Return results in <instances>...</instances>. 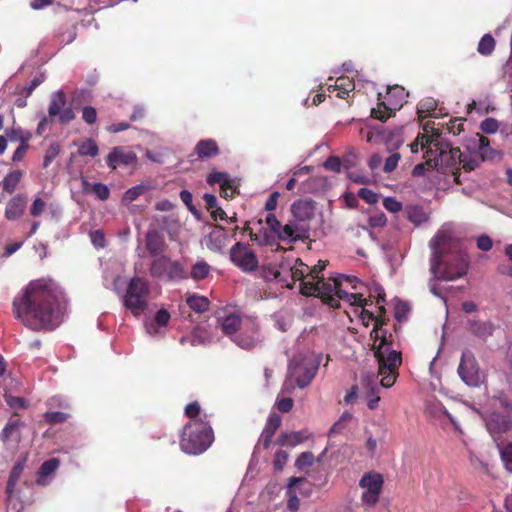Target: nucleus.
Returning a JSON list of instances; mask_svg holds the SVG:
<instances>
[{
  "mask_svg": "<svg viewBox=\"0 0 512 512\" xmlns=\"http://www.w3.org/2000/svg\"><path fill=\"white\" fill-rule=\"evenodd\" d=\"M27 207V197L24 194L13 196L6 204L5 218L9 221L18 220L25 212Z\"/></svg>",
  "mask_w": 512,
  "mask_h": 512,
  "instance_id": "obj_18",
  "label": "nucleus"
},
{
  "mask_svg": "<svg viewBox=\"0 0 512 512\" xmlns=\"http://www.w3.org/2000/svg\"><path fill=\"white\" fill-rule=\"evenodd\" d=\"M185 415L190 419V421L198 420L199 418H204V415L201 416V407L197 401L189 403L184 410Z\"/></svg>",
  "mask_w": 512,
  "mask_h": 512,
  "instance_id": "obj_49",
  "label": "nucleus"
},
{
  "mask_svg": "<svg viewBox=\"0 0 512 512\" xmlns=\"http://www.w3.org/2000/svg\"><path fill=\"white\" fill-rule=\"evenodd\" d=\"M76 117L71 107H64L61 113L58 115V120L61 124H68Z\"/></svg>",
  "mask_w": 512,
  "mask_h": 512,
  "instance_id": "obj_64",
  "label": "nucleus"
},
{
  "mask_svg": "<svg viewBox=\"0 0 512 512\" xmlns=\"http://www.w3.org/2000/svg\"><path fill=\"white\" fill-rule=\"evenodd\" d=\"M43 417L48 424L54 425L66 422L69 415L61 411H52L46 412Z\"/></svg>",
  "mask_w": 512,
  "mask_h": 512,
  "instance_id": "obj_44",
  "label": "nucleus"
},
{
  "mask_svg": "<svg viewBox=\"0 0 512 512\" xmlns=\"http://www.w3.org/2000/svg\"><path fill=\"white\" fill-rule=\"evenodd\" d=\"M432 249L431 272L435 278L453 281L466 275L469 260L467 254L452 248L450 239L438 233L430 240Z\"/></svg>",
  "mask_w": 512,
  "mask_h": 512,
  "instance_id": "obj_2",
  "label": "nucleus"
},
{
  "mask_svg": "<svg viewBox=\"0 0 512 512\" xmlns=\"http://www.w3.org/2000/svg\"><path fill=\"white\" fill-rule=\"evenodd\" d=\"M149 271L152 277L166 278L169 281L187 278L184 266L179 261H173L164 255L153 260Z\"/></svg>",
  "mask_w": 512,
  "mask_h": 512,
  "instance_id": "obj_7",
  "label": "nucleus"
},
{
  "mask_svg": "<svg viewBox=\"0 0 512 512\" xmlns=\"http://www.w3.org/2000/svg\"><path fill=\"white\" fill-rule=\"evenodd\" d=\"M231 261L244 272H253L258 268V259L249 245L237 242L230 249Z\"/></svg>",
  "mask_w": 512,
  "mask_h": 512,
  "instance_id": "obj_12",
  "label": "nucleus"
},
{
  "mask_svg": "<svg viewBox=\"0 0 512 512\" xmlns=\"http://www.w3.org/2000/svg\"><path fill=\"white\" fill-rule=\"evenodd\" d=\"M419 146H421L422 149H426V153H433L434 148L438 146V142L434 141L429 136L419 134L415 141L409 145L410 151L412 153H417L419 151Z\"/></svg>",
  "mask_w": 512,
  "mask_h": 512,
  "instance_id": "obj_28",
  "label": "nucleus"
},
{
  "mask_svg": "<svg viewBox=\"0 0 512 512\" xmlns=\"http://www.w3.org/2000/svg\"><path fill=\"white\" fill-rule=\"evenodd\" d=\"M204 418L189 421L183 427L179 445L181 450L190 455H199L205 452L214 442V431L207 420Z\"/></svg>",
  "mask_w": 512,
  "mask_h": 512,
  "instance_id": "obj_4",
  "label": "nucleus"
},
{
  "mask_svg": "<svg viewBox=\"0 0 512 512\" xmlns=\"http://www.w3.org/2000/svg\"><path fill=\"white\" fill-rule=\"evenodd\" d=\"M437 108V101L432 97L422 99L417 106V114L419 118L434 116Z\"/></svg>",
  "mask_w": 512,
  "mask_h": 512,
  "instance_id": "obj_34",
  "label": "nucleus"
},
{
  "mask_svg": "<svg viewBox=\"0 0 512 512\" xmlns=\"http://www.w3.org/2000/svg\"><path fill=\"white\" fill-rule=\"evenodd\" d=\"M393 114V109L387 106L384 101L379 102L377 107L371 109V117L381 122H385Z\"/></svg>",
  "mask_w": 512,
  "mask_h": 512,
  "instance_id": "obj_40",
  "label": "nucleus"
},
{
  "mask_svg": "<svg viewBox=\"0 0 512 512\" xmlns=\"http://www.w3.org/2000/svg\"><path fill=\"white\" fill-rule=\"evenodd\" d=\"M327 262L319 260L316 265H314L312 268L309 267L308 271V277L310 281H317L318 279L323 278L320 276V274L323 272V270L326 268Z\"/></svg>",
  "mask_w": 512,
  "mask_h": 512,
  "instance_id": "obj_51",
  "label": "nucleus"
},
{
  "mask_svg": "<svg viewBox=\"0 0 512 512\" xmlns=\"http://www.w3.org/2000/svg\"><path fill=\"white\" fill-rule=\"evenodd\" d=\"M145 191L144 186L137 185L130 189H128L124 194V200L128 202H132L136 200L139 196H141Z\"/></svg>",
  "mask_w": 512,
  "mask_h": 512,
  "instance_id": "obj_61",
  "label": "nucleus"
},
{
  "mask_svg": "<svg viewBox=\"0 0 512 512\" xmlns=\"http://www.w3.org/2000/svg\"><path fill=\"white\" fill-rule=\"evenodd\" d=\"M82 119L85 123L92 125L97 120V111L93 106H85L82 109Z\"/></svg>",
  "mask_w": 512,
  "mask_h": 512,
  "instance_id": "obj_56",
  "label": "nucleus"
},
{
  "mask_svg": "<svg viewBox=\"0 0 512 512\" xmlns=\"http://www.w3.org/2000/svg\"><path fill=\"white\" fill-rule=\"evenodd\" d=\"M149 284L144 278L134 277L128 283L123 298L124 306L135 316L140 315L148 307Z\"/></svg>",
  "mask_w": 512,
  "mask_h": 512,
  "instance_id": "obj_6",
  "label": "nucleus"
},
{
  "mask_svg": "<svg viewBox=\"0 0 512 512\" xmlns=\"http://www.w3.org/2000/svg\"><path fill=\"white\" fill-rule=\"evenodd\" d=\"M341 279L350 281L347 276H341L339 278H329L325 281L324 278L318 279L313 282H305L302 288V294L304 296H316L322 299V301L332 308H338L339 303L336 299V290L340 289Z\"/></svg>",
  "mask_w": 512,
  "mask_h": 512,
  "instance_id": "obj_5",
  "label": "nucleus"
},
{
  "mask_svg": "<svg viewBox=\"0 0 512 512\" xmlns=\"http://www.w3.org/2000/svg\"><path fill=\"white\" fill-rule=\"evenodd\" d=\"M186 303L190 309L196 313H204L209 310L210 301L207 297L200 296L197 294L188 295Z\"/></svg>",
  "mask_w": 512,
  "mask_h": 512,
  "instance_id": "obj_31",
  "label": "nucleus"
},
{
  "mask_svg": "<svg viewBox=\"0 0 512 512\" xmlns=\"http://www.w3.org/2000/svg\"><path fill=\"white\" fill-rule=\"evenodd\" d=\"M219 152V146L213 139L200 140L194 147V153L200 160L216 157Z\"/></svg>",
  "mask_w": 512,
  "mask_h": 512,
  "instance_id": "obj_23",
  "label": "nucleus"
},
{
  "mask_svg": "<svg viewBox=\"0 0 512 512\" xmlns=\"http://www.w3.org/2000/svg\"><path fill=\"white\" fill-rule=\"evenodd\" d=\"M60 465V461L57 458H51L42 463L39 469V475L46 477L54 473Z\"/></svg>",
  "mask_w": 512,
  "mask_h": 512,
  "instance_id": "obj_43",
  "label": "nucleus"
},
{
  "mask_svg": "<svg viewBox=\"0 0 512 512\" xmlns=\"http://www.w3.org/2000/svg\"><path fill=\"white\" fill-rule=\"evenodd\" d=\"M392 334L388 335L386 329L380 331V342L372 346L374 356L378 363V375L381 376V386L390 388L396 382L398 368L402 363L401 352L392 350Z\"/></svg>",
  "mask_w": 512,
  "mask_h": 512,
  "instance_id": "obj_3",
  "label": "nucleus"
},
{
  "mask_svg": "<svg viewBox=\"0 0 512 512\" xmlns=\"http://www.w3.org/2000/svg\"><path fill=\"white\" fill-rule=\"evenodd\" d=\"M136 162L137 155L120 146L112 148L106 159L107 166L112 170H115L119 165L129 166Z\"/></svg>",
  "mask_w": 512,
  "mask_h": 512,
  "instance_id": "obj_16",
  "label": "nucleus"
},
{
  "mask_svg": "<svg viewBox=\"0 0 512 512\" xmlns=\"http://www.w3.org/2000/svg\"><path fill=\"white\" fill-rule=\"evenodd\" d=\"M309 266L304 264L301 259L297 258L295 260V264L289 267L288 273L290 275L291 281L288 282L285 277L282 276V271L275 270L273 272L274 279L283 283L285 287L292 289L296 281L301 282L300 292L302 293V288L305 282H311L308 277Z\"/></svg>",
  "mask_w": 512,
  "mask_h": 512,
  "instance_id": "obj_13",
  "label": "nucleus"
},
{
  "mask_svg": "<svg viewBox=\"0 0 512 512\" xmlns=\"http://www.w3.org/2000/svg\"><path fill=\"white\" fill-rule=\"evenodd\" d=\"M288 459L286 451L279 450L275 453L273 465L276 470H282Z\"/></svg>",
  "mask_w": 512,
  "mask_h": 512,
  "instance_id": "obj_63",
  "label": "nucleus"
},
{
  "mask_svg": "<svg viewBox=\"0 0 512 512\" xmlns=\"http://www.w3.org/2000/svg\"><path fill=\"white\" fill-rule=\"evenodd\" d=\"M4 399H5L6 404L11 409H25L28 407L27 401L22 397L13 396L11 394H5Z\"/></svg>",
  "mask_w": 512,
  "mask_h": 512,
  "instance_id": "obj_46",
  "label": "nucleus"
},
{
  "mask_svg": "<svg viewBox=\"0 0 512 512\" xmlns=\"http://www.w3.org/2000/svg\"><path fill=\"white\" fill-rule=\"evenodd\" d=\"M383 206L386 210L392 213H397L402 210V203L394 197H386L383 200Z\"/></svg>",
  "mask_w": 512,
  "mask_h": 512,
  "instance_id": "obj_58",
  "label": "nucleus"
},
{
  "mask_svg": "<svg viewBox=\"0 0 512 512\" xmlns=\"http://www.w3.org/2000/svg\"><path fill=\"white\" fill-rule=\"evenodd\" d=\"M66 106V95L62 90H58L57 92L51 95L49 107H48V116L50 119L58 116L63 108Z\"/></svg>",
  "mask_w": 512,
  "mask_h": 512,
  "instance_id": "obj_27",
  "label": "nucleus"
},
{
  "mask_svg": "<svg viewBox=\"0 0 512 512\" xmlns=\"http://www.w3.org/2000/svg\"><path fill=\"white\" fill-rule=\"evenodd\" d=\"M98 153V145L92 138H89L85 140L83 143H81L78 149V154L80 156L96 157Z\"/></svg>",
  "mask_w": 512,
  "mask_h": 512,
  "instance_id": "obj_42",
  "label": "nucleus"
},
{
  "mask_svg": "<svg viewBox=\"0 0 512 512\" xmlns=\"http://www.w3.org/2000/svg\"><path fill=\"white\" fill-rule=\"evenodd\" d=\"M236 192V187L233 185L231 179L222 183L220 186V196L225 199H232Z\"/></svg>",
  "mask_w": 512,
  "mask_h": 512,
  "instance_id": "obj_57",
  "label": "nucleus"
},
{
  "mask_svg": "<svg viewBox=\"0 0 512 512\" xmlns=\"http://www.w3.org/2000/svg\"><path fill=\"white\" fill-rule=\"evenodd\" d=\"M30 137V133H27L26 137L22 140V142H20V145L17 147L13 154V162H19L25 157L27 150L29 148L28 141L30 140Z\"/></svg>",
  "mask_w": 512,
  "mask_h": 512,
  "instance_id": "obj_47",
  "label": "nucleus"
},
{
  "mask_svg": "<svg viewBox=\"0 0 512 512\" xmlns=\"http://www.w3.org/2000/svg\"><path fill=\"white\" fill-rule=\"evenodd\" d=\"M293 220L302 226H310L309 222L315 214V202L311 199L295 201L291 206Z\"/></svg>",
  "mask_w": 512,
  "mask_h": 512,
  "instance_id": "obj_15",
  "label": "nucleus"
},
{
  "mask_svg": "<svg viewBox=\"0 0 512 512\" xmlns=\"http://www.w3.org/2000/svg\"><path fill=\"white\" fill-rule=\"evenodd\" d=\"M314 462V455L312 452H303L301 453L298 458L296 459L295 465L299 469H303L305 467H309Z\"/></svg>",
  "mask_w": 512,
  "mask_h": 512,
  "instance_id": "obj_54",
  "label": "nucleus"
},
{
  "mask_svg": "<svg viewBox=\"0 0 512 512\" xmlns=\"http://www.w3.org/2000/svg\"><path fill=\"white\" fill-rule=\"evenodd\" d=\"M229 179H230L229 174L226 172L212 171L207 176L206 181L209 185L220 184V186H221L222 183L228 181Z\"/></svg>",
  "mask_w": 512,
  "mask_h": 512,
  "instance_id": "obj_50",
  "label": "nucleus"
},
{
  "mask_svg": "<svg viewBox=\"0 0 512 512\" xmlns=\"http://www.w3.org/2000/svg\"><path fill=\"white\" fill-rule=\"evenodd\" d=\"M91 192H93L100 200H107L110 196L109 188L102 183L93 184Z\"/></svg>",
  "mask_w": 512,
  "mask_h": 512,
  "instance_id": "obj_55",
  "label": "nucleus"
},
{
  "mask_svg": "<svg viewBox=\"0 0 512 512\" xmlns=\"http://www.w3.org/2000/svg\"><path fill=\"white\" fill-rule=\"evenodd\" d=\"M377 137H379L387 146L389 152H397L403 145V128L397 127L394 129H378L376 130Z\"/></svg>",
  "mask_w": 512,
  "mask_h": 512,
  "instance_id": "obj_17",
  "label": "nucleus"
},
{
  "mask_svg": "<svg viewBox=\"0 0 512 512\" xmlns=\"http://www.w3.org/2000/svg\"><path fill=\"white\" fill-rule=\"evenodd\" d=\"M22 177V173L20 171H12L8 173L3 181L0 183L2 190L6 191L9 194H12L17 185L19 184Z\"/></svg>",
  "mask_w": 512,
  "mask_h": 512,
  "instance_id": "obj_36",
  "label": "nucleus"
},
{
  "mask_svg": "<svg viewBox=\"0 0 512 512\" xmlns=\"http://www.w3.org/2000/svg\"><path fill=\"white\" fill-rule=\"evenodd\" d=\"M250 240L259 245H268L272 241V236L267 230L260 229L258 233L250 231Z\"/></svg>",
  "mask_w": 512,
  "mask_h": 512,
  "instance_id": "obj_45",
  "label": "nucleus"
},
{
  "mask_svg": "<svg viewBox=\"0 0 512 512\" xmlns=\"http://www.w3.org/2000/svg\"><path fill=\"white\" fill-rule=\"evenodd\" d=\"M210 270V265L206 261L201 260L191 267L190 276L195 281L203 280L209 275Z\"/></svg>",
  "mask_w": 512,
  "mask_h": 512,
  "instance_id": "obj_38",
  "label": "nucleus"
},
{
  "mask_svg": "<svg viewBox=\"0 0 512 512\" xmlns=\"http://www.w3.org/2000/svg\"><path fill=\"white\" fill-rule=\"evenodd\" d=\"M145 246L152 256L162 254L166 249V243L163 234L157 229H149L145 236Z\"/></svg>",
  "mask_w": 512,
  "mask_h": 512,
  "instance_id": "obj_19",
  "label": "nucleus"
},
{
  "mask_svg": "<svg viewBox=\"0 0 512 512\" xmlns=\"http://www.w3.org/2000/svg\"><path fill=\"white\" fill-rule=\"evenodd\" d=\"M45 207H46L45 201L43 199L37 197L34 199L32 205L30 207V214L33 217H38L43 213V211L45 210Z\"/></svg>",
  "mask_w": 512,
  "mask_h": 512,
  "instance_id": "obj_62",
  "label": "nucleus"
},
{
  "mask_svg": "<svg viewBox=\"0 0 512 512\" xmlns=\"http://www.w3.org/2000/svg\"><path fill=\"white\" fill-rule=\"evenodd\" d=\"M497 448L499 449L505 469L512 473V440H507L501 445H497Z\"/></svg>",
  "mask_w": 512,
  "mask_h": 512,
  "instance_id": "obj_35",
  "label": "nucleus"
},
{
  "mask_svg": "<svg viewBox=\"0 0 512 512\" xmlns=\"http://www.w3.org/2000/svg\"><path fill=\"white\" fill-rule=\"evenodd\" d=\"M306 437L301 432L282 433L277 440L279 446L294 447L302 443Z\"/></svg>",
  "mask_w": 512,
  "mask_h": 512,
  "instance_id": "obj_37",
  "label": "nucleus"
},
{
  "mask_svg": "<svg viewBox=\"0 0 512 512\" xmlns=\"http://www.w3.org/2000/svg\"><path fill=\"white\" fill-rule=\"evenodd\" d=\"M435 153L436 159L438 160V158H440L441 162L446 161V157H449L453 162H455L456 159L459 161V163L463 162V160L461 159L462 153L460 148H449V150L446 151L442 147L440 148L438 145L437 147H435Z\"/></svg>",
  "mask_w": 512,
  "mask_h": 512,
  "instance_id": "obj_41",
  "label": "nucleus"
},
{
  "mask_svg": "<svg viewBox=\"0 0 512 512\" xmlns=\"http://www.w3.org/2000/svg\"><path fill=\"white\" fill-rule=\"evenodd\" d=\"M24 470V463L23 462H17L9 475L7 486H6V492L8 494V498L10 499L12 496V493L14 492V489L23 473Z\"/></svg>",
  "mask_w": 512,
  "mask_h": 512,
  "instance_id": "obj_33",
  "label": "nucleus"
},
{
  "mask_svg": "<svg viewBox=\"0 0 512 512\" xmlns=\"http://www.w3.org/2000/svg\"><path fill=\"white\" fill-rule=\"evenodd\" d=\"M391 155L385 160L383 171L385 173H391L393 172L397 165L399 160L401 159V155L398 152H390Z\"/></svg>",
  "mask_w": 512,
  "mask_h": 512,
  "instance_id": "obj_52",
  "label": "nucleus"
},
{
  "mask_svg": "<svg viewBox=\"0 0 512 512\" xmlns=\"http://www.w3.org/2000/svg\"><path fill=\"white\" fill-rule=\"evenodd\" d=\"M336 299L348 302L352 306L365 307L368 300L360 293H348L341 288L336 290Z\"/></svg>",
  "mask_w": 512,
  "mask_h": 512,
  "instance_id": "obj_30",
  "label": "nucleus"
},
{
  "mask_svg": "<svg viewBox=\"0 0 512 512\" xmlns=\"http://www.w3.org/2000/svg\"><path fill=\"white\" fill-rule=\"evenodd\" d=\"M265 223L268 226L270 233L276 235L281 228L280 221L273 213H268L265 218Z\"/></svg>",
  "mask_w": 512,
  "mask_h": 512,
  "instance_id": "obj_60",
  "label": "nucleus"
},
{
  "mask_svg": "<svg viewBox=\"0 0 512 512\" xmlns=\"http://www.w3.org/2000/svg\"><path fill=\"white\" fill-rule=\"evenodd\" d=\"M458 374L461 380L471 387H478L481 380V372L474 354L470 350H465L460 359Z\"/></svg>",
  "mask_w": 512,
  "mask_h": 512,
  "instance_id": "obj_11",
  "label": "nucleus"
},
{
  "mask_svg": "<svg viewBox=\"0 0 512 512\" xmlns=\"http://www.w3.org/2000/svg\"><path fill=\"white\" fill-rule=\"evenodd\" d=\"M309 232L310 226H302L293 219H291L284 226L281 225V228L279 229L276 236L281 241L294 243L298 240L304 241L309 239Z\"/></svg>",
  "mask_w": 512,
  "mask_h": 512,
  "instance_id": "obj_14",
  "label": "nucleus"
},
{
  "mask_svg": "<svg viewBox=\"0 0 512 512\" xmlns=\"http://www.w3.org/2000/svg\"><path fill=\"white\" fill-rule=\"evenodd\" d=\"M496 41L491 34H485L479 41L477 52L483 56H489L495 50Z\"/></svg>",
  "mask_w": 512,
  "mask_h": 512,
  "instance_id": "obj_39",
  "label": "nucleus"
},
{
  "mask_svg": "<svg viewBox=\"0 0 512 512\" xmlns=\"http://www.w3.org/2000/svg\"><path fill=\"white\" fill-rule=\"evenodd\" d=\"M486 427L496 446L501 445L512 436V417L501 413H492L486 421Z\"/></svg>",
  "mask_w": 512,
  "mask_h": 512,
  "instance_id": "obj_10",
  "label": "nucleus"
},
{
  "mask_svg": "<svg viewBox=\"0 0 512 512\" xmlns=\"http://www.w3.org/2000/svg\"><path fill=\"white\" fill-rule=\"evenodd\" d=\"M61 147L58 143H52L46 150L43 167L47 168L51 162L59 155Z\"/></svg>",
  "mask_w": 512,
  "mask_h": 512,
  "instance_id": "obj_48",
  "label": "nucleus"
},
{
  "mask_svg": "<svg viewBox=\"0 0 512 512\" xmlns=\"http://www.w3.org/2000/svg\"><path fill=\"white\" fill-rule=\"evenodd\" d=\"M319 369V361L314 357L294 359L290 364V376L300 388L307 387L315 378Z\"/></svg>",
  "mask_w": 512,
  "mask_h": 512,
  "instance_id": "obj_8",
  "label": "nucleus"
},
{
  "mask_svg": "<svg viewBox=\"0 0 512 512\" xmlns=\"http://www.w3.org/2000/svg\"><path fill=\"white\" fill-rule=\"evenodd\" d=\"M233 341L237 346L246 350H251L255 348L261 340L259 338L258 329L253 327L250 332L243 331L236 335L233 338Z\"/></svg>",
  "mask_w": 512,
  "mask_h": 512,
  "instance_id": "obj_25",
  "label": "nucleus"
},
{
  "mask_svg": "<svg viewBox=\"0 0 512 512\" xmlns=\"http://www.w3.org/2000/svg\"><path fill=\"white\" fill-rule=\"evenodd\" d=\"M281 424V419L278 415L273 414L269 417L266 426L261 435V442L264 449L269 448L272 438Z\"/></svg>",
  "mask_w": 512,
  "mask_h": 512,
  "instance_id": "obj_26",
  "label": "nucleus"
},
{
  "mask_svg": "<svg viewBox=\"0 0 512 512\" xmlns=\"http://www.w3.org/2000/svg\"><path fill=\"white\" fill-rule=\"evenodd\" d=\"M241 323V317L232 313L222 319L221 329L225 335L232 336L239 330Z\"/></svg>",
  "mask_w": 512,
  "mask_h": 512,
  "instance_id": "obj_29",
  "label": "nucleus"
},
{
  "mask_svg": "<svg viewBox=\"0 0 512 512\" xmlns=\"http://www.w3.org/2000/svg\"><path fill=\"white\" fill-rule=\"evenodd\" d=\"M383 485L384 478L380 473H364L359 481V486L364 489L361 495L362 503L370 507L375 506L381 496Z\"/></svg>",
  "mask_w": 512,
  "mask_h": 512,
  "instance_id": "obj_9",
  "label": "nucleus"
},
{
  "mask_svg": "<svg viewBox=\"0 0 512 512\" xmlns=\"http://www.w3.org/2000/svg\"><path fill=\"white\" fill-rule=\"evenodd\" d=\"M362 385L368 389L367 396L369 400L367 402V406L369 409L374 410L378 407V403L380 401V396L378 395L379 388L374 380V376L370 374H365L361 376Z\"/></svg>",
  "mask_w": 512,
  "mask_h": 512,
  "instance_id": "obj_24",
  "label": "nucleus"
},
{
  "mask_svg": "<svg viewBox=\"0 0 512 512\" xmlns=\"http://www.w3.org/2000/svg\"><path fill=\"white\" fill-rule=\"evenodd\" d=\"M358 196L368 204H376L379 200L378 194L368 188L359 189Z\"/></svg>",
  "mask_w": 512,
  "mask_h": 512,
  "instance_id": "obj_53",
  "label": "nucleus"
},
{
  "mask_svg": "<svg viewBox=\"0 0 512 512\" xmlns=\"http://www.w3.org/2000/svg\"><path fill=\"white\" fill-rule=\"evenodd\" d=\"M227 242L228 236L225 232V228L221 225H216L206 239L207 248L215 252L222 251V249L227 245Z\"/></svg>",
  "mask_w": 512,
  "mask_h": 512,
  "instance_id": "obj_21",
  "label": "nucleus"
},
{
  "mask_svg": "<svg viewBox=\"0 0 512 512\" xmlns=\"http://www.w3.org/2000/svg\"><path fill=\"white\" fill-rule=\"evenodd\" d=\"M331 88H333V90L338 91L337 97L344 99L346 98V96L349 95L351 91L354 90L355 84L352 80H350L347 77H339L336 80L335 85H330L328 89L330 90Z\"/></svg>",
  "mask_w": 512,
  "mask_h": 512,
  "instance_id": "obj_32",
  "label": "nucleus"
},
{
  "mask_svg": "<svg viewBox=\"0 0 512 512\" xmlns=\"http://www.w3.org/2000/svg\"><path fill=\"white\" fill-rule=\"evenodd\" d=\"M468 330L477 338L486 341L493 335L494 325L491 321L470 319L467 322Z\"/></svg>",
  "mask_w": 512,
  "mask_h": 512,
  "instance_id": "obj_22",
  "label": "nucleus"
},
{
  "mask_svg": "<svg viewBox=\"0 0 512 512\" xmlns=\"http://www.w3.org/2000/svg\"><path fill=\"white\" fill-rule=\"evenodd\" d=\"M480 128L484 133L492 134L498 130L499 125L494 118H486L481 122Z\"/></svg>",
  "mask_w": 512,
  "mask_h": 512,
  "instance_id": "obj_59",
  "label": "nucleus"
},
{
  "mask_svg": "<svg viewBox=\"0 0 512 512\" xmlns=\"http://www.w3.org/2000/svg\"><path fill=\"white\" fill-rule=\"evenodd\" d=\"M60 296V288L52 279L33 280L14 298V315L31 330H53L61 322Z\"/></svg>",
  "mask_w": 512,
  "mask_h": 512,
  "instance_id": "obj_1",
  "label": "nucleus"
},
{
  "mask_svg": "<svg viewBox=\"0 0 512 512\" xmlns=\"http://www.w3.org/2000/svg\"><path fill=\"white\" fill-rule=\"evenodd\" d=\"M24 426V422L21 420L19 413L14 412L8 419V422L0 433V439L6 443L10 439L14 438L16 441L20 439V428Z\"/></svg>",
  "mask_w": 512,
  "mask_h": 512,
  "instance_id": "obj_20",
  "label": "nucleus"
}]
</instances>
